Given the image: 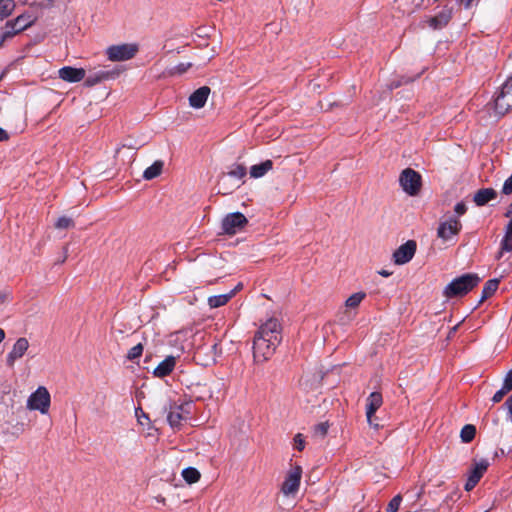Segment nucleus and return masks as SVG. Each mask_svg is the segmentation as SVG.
<instances>
[{"mask_svg":"<svg viewBox=\"0 0 512 512\" xmlns=\"http://www.w3.org/2000/svg\"><path fill=\"white\" fill-rule=\"evenodd\" d=\"M282 328L276 318H270L256 332L253 340V358L257 363L269 360L282 340Z\"/></svg>","mask_w":512,"mask_h":512,"instance_id":"nucleus-1","label":"nucleus"},{"mask_svg":"<svg viewBox=\"0 0 512 512\" xmlns=\"http://www.w3.org/2000/svg\"><path fill=\"white\" fill-rule=\"evenodd\" d=\"M481 282L476 273H466L453 279L443 290V296L451 299L467 295Z\"/></svg>","mask_w":512,"mask_h":512,"instance_id":"nucleus-2","label":"nucleus"},{"mask_svg":"<svg viewBox=\"0 0 512 512\" xmlns=\"http://www.w3.org/2000/svg\"><path fill=\"white\" fill-rule=\"evenodd\" d=\"M497 115L503 116L512 109V75L501 86L494 100Z\"/></svg>","mask_w":512,"mask_h":512,"instance_id":"nucleus-3","label":"nucleus"},{"mask_svg":"<svg viewBox=\"0 0 512 512\" xmlns=\"http://www.w3.org/2000/svg\"><path fill=\"white\" fill-rule=\"evenodd\" d=\"M399 182L402 189L410 196L417 195L422 185L421 175L411 168H406L401 172Z\"/></svg>","mask_w":512,"mask_h":512,"instance_id":"nucleus-4","label":"nucleus"},{"mask_svg":"<svg viewBox=\"0 0 512 512\" xmlns=\"http://www.w3.org/2000/svg\"><path fill=\"white\" fill-rule=\"evenodd\" d=\"M138 52L137 44L112 45L106 49V55L110 61H127L132 59Z\"/></svg>","mask_w":512,"mask_h":512,"instance_id":"nucleus-5","label":"nucleus"},{"mask_svg":"<svg viewBox=\"0 0 512 512\" xmlns=\"http://www.w3.org/2000/svg\"><path fill=\"white\" fill-rule=\"evenodd\" d=\"M51 403L50 393L46 387L40 386L33 392L27 401V407L31 410H38L42 414H46Z\"/></svg>","mask_w":512,"mask_h":512,"instance_id":"nucleus-6","label":"nucleus"},{"mask_svg":"<svg viewBox=\"0 0 512 512\" xmlns=\"http://www.w3.org/2000/svg\"><path fill=\"white\" fill-rule=\"evenodd\" d=\"M122 71L123 70L119 67H115L113 69L103 68L90 71L89 75L85 78L84 85L86 87H93L102 82L114 80L119 77Z\"/></svg>","mask_w":512,"mask_h":512,"instance_id":"nucleus-7","label":"nucleus"},{"mask_svg":"<svg viewBox=\"0 0 512 512\" xmlns=\"http://www.w3.org/2000/svg\"><path fill=\"white\" fill-rule=\"evenodd\" d=\"M248 223L247 218L241 212L227 214L221 223L223 233L235 235L242 230Z\"/></svg>","mask_w":512,"mask_h":512,"instance_id":"nucleus-8","label":"nucleus"},{"mask_svg":"<svg viewBox=\"0 0 512 512\" xmlns=\"http://www.w3.org/2000/svg\"><path fill=\"white\" fill-rule=\"evenodd\" d=\"M192 404L186 402L180 405H171L167 414V421L172 428H177L181 425L182 421L188 419L191 414Z\"/></svg>","mask_w":512,"mask_h":512,"instance_id":"nucleus-9","label":"nucleus"},{"mask_svg":"<svg viewBox=\"0 0 512 512\" xmlns=\"http://www.w3.org/2000/svg\"><path fill=\"white\" fill-rule=\"evenodd\" d=\"M302 477V468L299 465L292 467L282 484L281 491L285 495H293L295 494L300 486V481Z\"/></svg>","mask_w":512,"mask_h":512,"instance_id":"nucleus-10","label":"nucleus"},{"mask_svg":"<svg viewBox=\"0 0 512 512\" xmlns=\"http://www.w3.org/2000/svg\"><path fill=\"white\" fill-rule=\"evenodd\" d=\"M462 228L461 222L454 217L449 218L446 221H443L439 224L437 229V236L444 241L451 239L453 236L457 235Z\"/></svg>","mask_w":512,"mask_h":512,"instance_id":"nucleus-11","label":"nucleus"},{"mask_svg":"<svg viewBox=\"0 0 512 512\" xmlns=\"http://www.w3.org/2000/svg\"><path fill=\"white\" fill-rule=\"evenodd\" d=\"M416 242L414 240H408L402 244L394 253L393 260L397 265H403L409 262L415 255Z\"/></svg>","mask_w":512,"mask_h":512,"instance_id":"nucleus-12","label":"nucleus"},{"mask_svg":"<svg viewBox=\"0 0 512 512\" xmlns=\"http://www.w3.org/2000/svg\"><path fill=\"white\" fill-rule=\"evenodd\" d=\"M382 404H383V398H382L381 393H379V392H372L367 398V404H366L367 421L375 429L379 428V424L374 422V415H375L376 411L381 407Z\"/></svg>","mask_w":512,"mask_h":512,"instance_id":"nucleus-13","label":"nucleus"},{"mask_svg":"<svg viewBox=\"0 0 512 512\" xmlns=\"http://www.w3.org/2000/svg\"><path fill=\"white\" fill-rule=\"evenodd\" d=\"M489 463L487 460L482 459L474 464V467L470 471L468 479L465 483V490L471 491L480 481L484 473L487 471Z\"/></svg>","mask_w":512,"mask_h":512,"instance_id":"nucleus-14","label":"nucleus"},{"mask_svg":"<svg viewBox=\"0 0 512 512\" xmlns=\"http://www.w3.org/2000/svg\"><path fill=\"white\" fill-rule=\"evenodd\" d=\"M34 21L35 18H33L31 15L21 14L14 20L7 21L4 26L6 27L7 30L10 31V34L13 37L17 33L30 27L34 23Z\"/></svg>","mask_w":512,"mask_h":512,"instance_id":"nucleus-15","label":"nucleus"},{"mask_svg":"<svg viewBox=\"0 0 512 512\" xmlns=\"http://www.w3.org/2000/svg\"><path fill=\"white\" fill-rule=\"evenodd\" d=\"M29 348V342L25 337H20L14 343L12 350L6 357V364L10 368L14 366L16 360L22 358Z\"/></svg>","mask_w":512,"mask_h":512,"instance_id":"nucleus-16","label":"nucleus"},{"mask_svg":"<svg viewBox=\"0 0 512 512\" xmlns=\"http://www.w3.org/2000/svg\"><path fill=\"white\" fill-rule=\"evenodd\" d=\"M59 78L69 83L80 82L85 79L86 71L83 68L65 66L58 71Z\"/></svg>","mask_w":512,"mask_h":512,"instance_id":"nucleus-17","label":"nucleus"},{"mask_svg":"<svg viewBox=\"0 0 512 512\" xmlns=\"http://www.w3.org/2000/svg\"><path fill=\"white\" fill-rule=\"evenodd\" d=\"M211 90L208 86H202L195 90L189 97V105L195 109L205 106Z\"/></svg>","mask_w":512,"mask_h":512,"instance_id":"nucleus-18","label":"nucleus"},{"mask_svg":"<svg viewBox=\"0 0 512 512\" xmlns=\"http://www.w3.org/2000/svg\"><path fill=\"white\" fill-rule=\"evenodd\" d=\"M176 365V358L174 356H167L158 366L154 369L153 374L155 377L164 378L172 373Z\"/></svg>","mask_w":512,"mask_h":512,"instance_id":"nucleus-19","label":"nucleus"},{"mask_svg":"<svg viewBox=\"0 0 512 512\" xmlns=\"http://www.w3.org/2000/svg\"><path fill=\"white\" fill-rule=\"evenodd\" d=\"M451 17H452L451 10L445 9V10L439 12L434 17L429 18L427 22L431 28L438 30V29H442L443 27H445L451 20Z\"/></svg>","mask_w":512,"mask_h":512,"instance_id":"nucleus-20","label":"nucleus"},{"mask_svg":"<svg viewBox=\"0 0 512 512\" xmlns=\"http://www.w3.org/2000/svg\"><path fill=\"white\" fill-rule=\"evenodd\" d=\"M497 193L492 188H483L478 190L474 195V202L477 206H484L489 201L495 199Z\"/></svg>","mask_w":512,"mask_h":512,"instance_id":"nucleus-21","label":"nucleus"},{"mask_svg":"<svg viewBox=\"0 0 512 512\" xmlns=\"http://www.w3.org/2000/svg\"><path fill=\"white\" fill-rule=\"evenodd\" d=\"M272 168L273 162L271 160H266L264 162H261L260 164L251 166L250 176L252 178H260L264 176L267 172H269Z\"/></svg>","mask_w":512,"mask_h":512,"instance_id":"nucleus-22","label":"nucleus"},{"mask_svg":"<svg viewBox=\"0 0 512 512\" xmlns=\"http://www.w3.org/2000/svg\"><path fill=\"white\" fill-rule=\"evenodd\" d=\"M164 162L161 160H156L151 166L145 169L143 173V178L145 180H152L158 177L163 170Z\"/></svg>","mask_w":512,"mask_h":512,"instance_id":"nucleus-23","label":"nucleus"},{"mask_svg":"<svg viewBox=\"0 0 512 512\" xmlns=\"http://www.w3.org/2000/svg\"><path fill=\"white\" fill-rule=\"evenodd\" d=\"M235 291H230L227 294L215 295L208 298V304L211 308H218L225 305L233 296Z\"/></svg>","mask_w":512,"mask_h":512,"instance_id":"nucleus-24","label":"nucleus"},{"mask_svg":"<svg viewBox=\"0 0 512 512\" xmlns=\"http://www.w3.org/2000/svg\"><path fill=\"white\" fill-rule=\"evenodd\" d=\"M498 285H499L498 279L488 280L483 287L480 302H483L487 298L491 297L498 289Z\"/></svg>","mask_w":512,"mask_h":512,"instance_id":"nucleus-25","label":"nucleus"},{"mask_svg":"<svg viewBox=\"0 0 512 512\" xmlns=\"http://www.w3.org/2000/svg\"><path fill=\"white\" fill-rule=\"evenodd\" d=\"M366 298V293L363 291L356 292L349 296L345 301V306L349 309H356L361 302Z\"/></svg>","mask_w":512,"mask_h":512,"instance_id":"nucleus-26","label":"nucleus"},{"mask_svg":"<svg viewBox=\"0 0 512 512\" xmlns=\"http://www.w3.org/2000/svg\"><path fill=\"white\" fill-rule=\"evenodd\" d=\"M182 477L188 484H194L199 481L201 474L194 467H187L182 471Z\"/></svg>","mask_w":512,"mask_h":512,"instance_id":"nucleus-27","label":"nucleus"},{"mask_svg":"<svg viewBox=\"0 0 512 512\" xmlns=\"http://www.w3.org/2000/svg\"><path fill=\"white\" fill-rule=\"evenodd\" d=\"M512 251V231L506 227L505 236L501 241V250L498 253L497 258H501L503 252H511Z\"/></svg>","mask_w":512,"mask_h":512,"instance_id":"nucleus-28","label":"nucleus"},{"mask_svg":"<svg viewBox=\"0 0 512 512\" xmlns=\"http://www.w3.org/2000/svg\"><path fill=\"white\" fill-rule=\"evenodd\" d=\"M475 435H476V428L472 424L465 425L462 428L461 433H460L461 440L464 443L471 442L474 439Z\"/></svg>","mask_w":512,"mask_h":512,"instance_id":"nucleus-29","label":"nucleus"},{"mask_svg":"<svg viewBox=\"0 0 512 512\" xmlns=\"http://www.w3.org/2000/svg\"><path fill=\"white\" fill-rule=\"evenodd\" d=\"M246 173H247V170L244 165L236 164L232 167V169L228 172L227 175L237 178V179H242L243 177L246 176Z\"/></svg>","mask_w":512,"mask_h":512,"instance_id":"nucleus-30","label":"nucleus"},{"mask_svg":"<svg viewBox=\"0 0 512 512\" xmlns=\"http://www.w3.org/2000/svg\"><path fill=\"white\" fill-rule=\"evenodd\" d=\"M192 63H179L178 65L174 66L173 68H171L169 71H168V74L170 76H174V75H182L184 74L185 72H187V70L189 68L192 67Z\"/></svg>","mask_w":512,"mask_h":512,"instance_id":"nucleus-31","label":"nucleus"},{"mask_svg":"<svg viewBox=\"0 0 512 512\" xmlns=\"http://www.w3.org/2000/svg\"><path fill=\"white\" fill-rule=\"evenodd\" d=\"M143 349L144 347L141 343L133 346L127 353V359L130 361H135L136 359L140 358L143 353Z\"/></svg>","mask_w":512,"mask_h":512,"instance_id":"nucleus-32","label":"nucleus"},{"mask_svg":"<svg viewBox=\"0 0 512 512\" xmlns=\"http://www.w3.org/2000/svg\"><path fill=\"white\" fill-rule=\"evenodd\" d=\"M74 226H75V224H74L73 219L66 217V216L60 217L57 220V222L55 223V227L57 229H68V228H72Z\"/></svg>","mask_w":512,"mask_h":512,"instance_id":"nucleus-33","label":"nucleus"},{"mask_svg":"<svg viewBox=\"0 0 512 512\" xmlns=\"http://www.w3.org/2000/svg\"><path fill=\"white\" fill-rule=\"evenodd\" d=\"M402 501V496L400 494H397L394 496L387 506V512H397L399 510L400 504Z\"/></svg>","mask_w":512,"mask_h":512,"instance_id":"nucleus-34","label":"nucleus"},{"mask_svg":"<svg viewBox=\"0 0 512 512\" xmlns=\"http://www.w3.org/2000/svg\"><path fill=\"white\" fill-rule=\"evenodd\" d=\"M328 429H329V424L327 422H321L315 426L314 434H315V436L324 438L328 433Z\"/></svg>","mask_w":512,"mask_h":512,"instance_id":"nucleus-35","label":"nucleus"},{"mask_svg":"<svg viewBox=\"0 0 512 512\" xmlns=\"http://www.w3.org/2000/svg\"><path fill=\"white\" fill-rule=\"evenodd\" d=\"M305 447V440L301 434H297L294 437V448L298 451H302Z\"/></svg>","mask_w":512,"mask_h":512,"instance_id":"nucleus-36","label":"nucleus"},{"mask_svg":"<svg viewBox=\"0 0 512 512\" xmlns=\"http://www.w3.org/2000/svg\"><path fill=\"white\" fill-rule=\"evenodd\" d=\"M12 35L10 34V31L6 29L5 26L0 28V47L3 45V43L7 39H11Z\"/></svg>","mask_w":512,"mask_h":512,"instance_id":"nucleus-37","label":"nucleus"},{"mask_svg":"<svg viewBox=\"0 0 512 512\" xmlns=\"http://www.w3.org/2000/svg\"><path fill=\"white\" fill-rule=\"evenodd\" d=\"M512 193V175L504 182L502 194L510 195Z\"/></svg>","mask_w":512,"mask_h":512,"instance_id":"nucleus-38","label":"nucleus"},{"mask_svg":"<svg viewBox=\"0 0 512 512\" xmlns=\"http://www.w3.org/2000/svg\"><path fill=\"white\" fill-rule=\"evenodd\" d=\"M509 391H506L504 387L498 390L492 397L493 403H499Z\"/></svg>","mask_w":512,"mask_h":512,"instance_id":"nucleus-39","label":"nucleus"},{"mask_svg":"<svg viewBox=\"0 0 512 512\" xmlns=\"http://www.w3.org/2000/svg\"><path fill=\"white\" fill-rule=\"evenodd\" d=\"M503 387L506 391L512 390V369L506 374Z\"/></svg>","mask_w":512,"mask_h":512,"instance_id":"nucleus-40","label":"nucleus"},{"mask_svg":"<svg viewBox=\"0 0 512 512\" xmlns=\"http://www.w3.org/2000/svg\"><path fill=\"white\" fill-rule=\"evenodd\" d=\"M454 211L456 212L457 215L461 216L466 213L467 207L464 202H459L455 205Z\"/></svg>","mask_w":512,"mask_h":512,"instance_id":"nucleus-41","label":"nucleus"},{"mask_svg":"<svg viewBox=\"0 0 512 512\" xmlns=\"http://www.w3.org/2000/svg\"><path fill=\"white\" fill-rule=\"evenodd\" d=\"M11 298V294L8 291H0V305L7 303Z\"/></svg>","mask_w":512,"mask_h":512,"instance_id":"nucleus-42","label":"nucleus"},{"mask_svg":"<svg viewBox=\"0 0 512 512\" xmlns=\"http://www.w3.org/2000/svg\"><path fill=\"white\" fill-rule=\"evenodd\" d=\"M512 213V203L510 204L509 206V210L507 211V213L505 214L506 217H509L510 214ZM508 229H510V231L512 232V217H511V220L508 222L507 226H506Z\"/></svg>","mask_w":512,"mask_h":512,"instance_id":"nucleus-43","label":"nucleus"},{"mask_svg":"<svg viewBox=\"0 0 512 512\" xmlns=\"http://www.w3.org/2000/svg\"><path fill=\"white\" fill-rule=\"evenodd\" d=\"M9 139L8 133L0 127V142L7 141Z\"/></svg>","mask_w":512,"mask_h":512,"instance_id":"nucleus-44","label":"nucleus"},{"mask_svg":"<svg viewBox=\"0 0 512 512\" xmlns=\"http://www.w3.org/2000/svg\"><path fill=\"white\" fill-rule=\"evenodd\" d=\"M474 0H460V3L465 7L469 8L471 7Z\"/></svg>","mask_w":512,"mask_h":512,"instance_id":"nucleus-45","label":"nucleus"},{"mask_svg":"<svg viewBox=\"0 0 512 512\" xmlns=\"http://www.w3.org/2000/svg\"><path fill=\"white\" fill-rule=\"evenodd\" d=\"M221 185H222V184H221V183H219V186H221ZM218 193H219V194L226 195V194L230 193V191H228V189H226V188L219 187V189H218Z\"/></svg>","mask_w":512,"mask_h":512,"instance_id":"nucleus-46","label":"nucleus"},{"mask_svg":"<svg viewBox=\"0 0 512 512\" xmlns=\"http://www.w3.org/2000/svg\"><path fill=\"white\" fill-rule=\"evenodd\" d=\"M378 273H379L381 276H383V277H388V276H390V275H391V272H389V271H387V270H384V269H383V270H380Z\"/></svg>","mask_w":512,"mask_h":512,"instance_id":"nucleus-47","label":"nucleus"},{"mask_svg":"<svg viewBox=\"0 0 512 512\" xmlns=\"http://www.w3.org/2000/svg\"><path fill=\"white\" fill-rule=\"evenodd\" d=\"M67 252H68V248L67 246L64 247V257L63 259L60 261V263H63L65 262L66 258H67Z\"/></svg>","mask_w":512,"mask_h":512,"instance_id":"nucleus-48","label":"nucleus"},{"mask_svg":"<svg viewBox=\"0 0 512 512\" xmlns=\"http://www.w3.org/2000/svg\"><path fill=\"white\" fill-rule=\"evenodd\" d=\"M5 339V332L2 328H0V343Z\"/></svg>","mask_w":512,"mask_h":512,"instance_id":"nucleus-49","label":"nucleus"},{"mask_svg":"<svg viewBox=\"0 0 512 512\" xmlns=\"http://www.w3.org/2000/svg\"><path fill=\"white\" fill-rule=\"evenodd\" d=\"M241 289H242V284H241V283H239V284L235 287V289H233L232 291H235V293H236L237 291H239V290H241Z\"/></svg>","mask_w":512,"mask_h":512,"instance_id":"nucleus-50","label":"nucleus"},{"mask_svg":"<svg viewBox=\"0 0 512 512\" xmlns=\"http://www.w3.org/2000/svg\"><path fill=\"white\" fill-rule=\"evenodd\" d=\"M128 148H134V146L132 145H126Z\"/></svg>","mask_w":512,"mask_h":512,"instance_id":"nucleus-51","label":"nucleus"}]
</instances>
